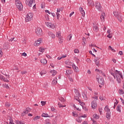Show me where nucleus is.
Listing matches in <instances>:
<instances>
[{
    "label": "nucleus",
    "instance_id": "1",
    "mask_svg": "<svg viewBox=\"0 0 124 124\" xmlns=\"http://www.w3.org/2000/svg\"><path fill=\"white\" fill-rule=\"evenodd\" d=\"M16 5L17 8L20 11L23 10V4L22 2L19 0H15Z\"/></svg>",
    "mask_w": 124,
    "mask_h": 124
},
{
    "label": "nucleus",
    "instance_id": "2",
    "mask_svg": "<svg viewBox=\"0 0 124 124\" xmlns=\"http://www.w3.org/2000/svg\"><path fill=\"white\" fill-rule=\"evenodd\" d=\"M36 33L38 36H41V35H42L43 34L42 30L40 29V28H37L36 29Z\"/></svg>",
    "mask_w": 124,
    "mask_h": 124
},
{
    "label": "nucleus",
    "instance_id": "3",
    "mask_svg": "<svg viewBox=\"0 0 124 124\" xmlns=\"http://www.w3.org/2000/svg\"><path fill=\"white\" fill-rule=\"evenodd\" d=\"M115 74L116 77H120V76L122 79H124V77H123V74L121 72L118 71V70H115Z\"/></svg>",
    "mask_w": 124,
    "mask_h": 124
},
{
    "label": "nucleus",
    "instance_id": "4",
    "mask_svg": "<svg viewBox=\"0 0 124 124\" xmlns=\"http://www.w3.org/2000/svg\"><path fill=\"white\" fill-rule=\"evenodd\" d=\"M91 105L92 109H95V108L97 107V103H96V101L93 100L92 101L91 103Z\"/></svg>",
    "mask_w": 124,
    "mask_h": 124
},
{
    "label": "nucleus",
    "instance_id": "5",
    "mask_svg": "<svg viewBox=\"0 0 124 124\" xmlns=\"http://www.w3.org/2000/svg\"><path fill=\"white\" fill-rule=\"evenodd\" d=\"M26 3L28 4L30 7H31L33 3V0H26Z\"/></svg>",
    "mask_w": 124,
    "mask_h": 124
},
{
    "label": "nucleus",
    "instance_id": "6",
    "mask_svg": "<svg viewBox=\"0 0 124 124\" xmlns=\"http://www.w3.org/2000/svg\"><path fill=\"white\" fill-rule=\"evenodd\" d=\"M105 13L103 12L102 13V14H101V16H100V20L101 21V22H104L105 21Z\"/></svg>",
    "mask_w": 124,
    "mask_h": 124
},
{
    "label": "nucleus",
    "instance_id": "7",
    "mask_svg": "<svg viewBox=\"0 0 124 124\" xmlns=\"http://www.w3.org/2000/svg\"><path fill=\"white\" fill-rule=\"evenodd\" d=\"M45 24L47 26V27L51 28V29H53V28H55V26H54V24H52L51 23H49L48 22H46Z\"/></svg>",
    "mask_w": 124,
    "mask_h": 124
},
{
    "label": "nucleus",
    "instance_id": "8",
    "mask_svg": "<svg viewBox=\"0 0 124 124\" xmlns=\"http://www.w3.org/2000/svg\"><path fill=\"white\" fill-rule=\"evenodd\" d=\"M96 8L99 11H101V5H100V3L97 2L96 3Z\"/></svg>",
    "mask_w": 124,
    "mask_h": 124
},
{
    "label": "nucleus",
    "instance_id": "9",
    "mask_svg": "<svg viewBox=\"0 0 124 124\" xmlns=\"http://www.w3.org/2000/svg\"><path fill=\"white\" fill-rule=\"evenodd\" d=\"M41 43V39H39L34 43V46H39V45Z\"/></svg>",
    "mask_w": 124,
    "mask_h": 124
},
{
    "label": "nucleus",
    "instance_id": "10",
    "mask_svg": "<svg viewBox=\"0 0 124 124\" xmlns=\"http://www.w3.org/2000/svg\"><path fill=\"white\" fill-rule=\"evenodd\" d=\"M94 62H95V64L97 66H99V65H100L99 64V58H97L96 59H94Z\"/></svg>",
    "mask_w": 124,
    "mask_h": 124
},
{
    "label": "nucleus",
    "instance_id": "11",
    "mask_svg": "<svg viewBox=\"0 0 124 124\" xmlns=\"http://www.w3.org/2000/svg\"><path fill=\"white\" fill-rule=\"evenodd\" d=\"M88 5H90V6H94V2L93 1V0H88Z\"/></svg>",
    "mask_w": 124,
    "mask_h": 124
},
{
    "label": "nucleus",
    "instance_id": "12",
    "mask_svg": "<svg viewBox=\"0 0 124 124\" xmlns=\"http://www.w3.org/2000/svg\"><path fill=\"white\" fill-rule=\"evenodd\" d=\"M116 18H117L118 21H119L120 23H122L123 21V16H122V15H119L118 16H116Z\"/></svg>",
    "mask_w": 124,
    "mask_h": 124
},
{
    "label": "nucleus",
    "instance_id": "13",
    "mask_svg": "<svg viewBox=\"0 0 124 124\" xmlns=\"http://www.w3.org/2000/svg\"><path fill=\"white\" fill-rule=\"evenodd\" d=\"M48 34L52 38H56V35L54 34H53V33L52 32H48Z\"/></svg>",
    "mask_w": 124,
    "mask_h": 124
},
{
    "label": "nucleus",
    "instance_id": "14",
    "mask_svg": "<svg viewBox=\"0 0 124 124\" xmlns=\"http://www.w3.org/2000/svg\"><path fill=\"white\" fill-rule=\"evenodd\" d=\"M41 62L42 63V64H46V63H47V60H46L45 59H42L41 60Z\"/></svg>",
    "mask_w": 124,
    "mask_h": 124
},
{
    "label": "nucleus",
    "instance_id": "15",
    "mask_svg": "<svg viewBox=\"0 0 124 124\" xmlns=\"http://www.w3.org/2000/svg\"><path fill=\"white\" fill-rule=\"evenodd\" d=\"M98 83L101 85H104V80L103 78H100V80H98Z\"/></svg>",
    "mask_w": 124,
    "mask_h": 124
},
{
    "label": "nucleus",
    "instance_id": "16",
    "mask_svg": "<svg viewBox=\"0 0 124 124\" xmlns=\"http://www.w3.org/2000/svg\"><path fill=\"white\" fill-rule=\"evenodd\" d=\"M95 71H96L97 72H99V73H100L101 74H102L103 76L104 77H105V74H104V73H103V72H102V71L101 70H99L98 69H95Z\"/></svg>",
    "mask_w": 124,
    "mask_h": 124
},
{
    "label": "nucleus",
    "instance_id": "17",
    "mask_svg": "<svg viewBox=\"0 0 124 124\" xmlns=\"http://www.w3.org/2000/svg\"><path fill=\"white\" fill-rule=\"evenodd\" d=\"M42 117H44L45 118H51V116H49L48 114L45 113L42 114Z\"/></svg>",
    "mask_w": 124,
    "mask_h": 124
},
{
    "label": "nucleus",
    "instance_id": "18",
    "mask_svg": "<svg viewBox=\"0 0 124 124\" xmlns=\"http://www.w3.org/2000/svg\"><path fill=\"white\" fill-rule=\"evenodd\" d=\"M110 117H111V112L109 111H107V115L106 118L107 119H110Z\"/></svg>",
    "mask_w": 124,
    "mask_h": 124
},
{
    "label": "nucleus",
    "instance_id": "19",
    "mask_svg": "<svg viewBox=\"0 0 124 124\" xmlns=\"http://www.w3.org/2000/svg\"><path fill=\"white\" fill-rule=\"evenodd\" d=\"M93 30L96 32H97V31H98V27H97V26H96V25H94L93 26Z\"/></svg>",
    "mask_w": 124,
    "mask_h": 124
},
{
    "label": "nucleus",
    "instance_id": "20",
    "mask_svg": "<svg viewBox=\"0 0 124 124\" xmlns=\"http://www.w3.org/2000/svg\"><path fill=\"white\" fill-rule=\"evenodd\" d=\"M32 18H30L29 16H26V17L25 18V21L26 22H30V21H31Z\"/></svg>",
    "mask_w": 124,
    "mask_h": 124
},
{
    "label": "nucleus",
    "instance_id": "21",
    "mask_svg": "<svg viewBox=\"0 0 124 124\" xmlns=\"http://www.w3.org/2000/svg\"><path fill=\"white\" fill-rule=\"evenodd\" d=\"M81 94H80V93H79V92L78 93V96H75V99H76V100H77L78 101L79 99V96H80Z\"/></svg>",
    "mask_w": 124,
    "mask_h": 124
},
{
    "label": "nucleus",
    "instance_id": "22",
    "mask_svg": "<svg viewBox=\"0 0 124 124\" xmlns=\"http://www.w3.org/2000/svg\"><path fill=\"white\" fill-rule=\"evenodd\" d=\"M62 37V32L61 31H58L56 32V37Z\"/></svg>",
    "mask_w": 124,
    "mask_h": 124
},
{
    "label": "nucleus",
    "instance_id": "23",
    "mask_svg": "<svg viewBox=\"0 0 124 124\" xmlns=\"http://www.w3.org/2000/svg\"><path fill=\"white\" fill-rule=\"evenodd\" d=\"M58 38H59V43L62 44V42H63V39L62 38V37L61 36V37H59Z\"/></svg>",
    "mask_w": 124,
    "mask_h": 124
},
{
    "label": "nucleus",
    "instance_id": "24",
    "mask_svg": "<svg viewBox=\"0 0 124 124\" xmlns=\"http://www.w3.org/2000/svg\"><path fill=\"white\" fill-rule=\"evenodd\" d=\"M50 73H51L52 74V76H55V75H56V74H57V72L56 70H53L50 71Z\"/></svg>",
    "mask_w": 124,
    "mask_h": 124
},
{
    "label": "nucleus",
    "instance_id": "25",
    "mask_svg": "<svg viewBox=\"0 0 124 124\" xmlns=\"http://www.w3.org/2000/svg\"><path fill=\"white\" fill-rule=\"evenodd\" d=\"M78 102L80 103V105L82 106V108H84V105H85V103L81 101V100H78Z\"/></svg>",
    "mask_w": 124,
    "mask_h": 124
},
{
    "label": "nucleus",
    "instance_id": "26",
    "mask_svg": "<svg viewBox=\"0 0 124 124\" xmlns=\"http://www.w3.org/2000/svg\"><path fill=\"white\" fill-rule=\"evenodd\" d=\"M57 82H58V79H57V78H55V79H53L52 81V84L56 85V84H57Z\"/></svg>",
    "mask_w": 124,
    "mask_h": 124
},
{
    "label": "nucleus",
    "instance_id": "27",
    "mask_svg": "<svg viewBox=\"0 0 124 124\" xmlns=\"http://www.w3.org/2000/svg\"><path fill=\"white\" fill-rule=\"evenodd\" d=\"M116 78H117V81L118 83H119V84L121 83L122 82V79H121L120 77L117 76V77H116Z\"/></svg>",
    "mask_w": 124,
    "mask_h": 124
},
{
    "label": "nucleus",
    "instance_id": "28",
    "mask_svg": "<svg viewBox=\"0 0 124 124\" xmlns=\"http://www.w3.org/2000/svg\"><path fill=\"white\" fill-rule=\"evenodd\" d=\"M93 118H94V119H95L96 120H98V119H99V116H98L97 114H95L93 115Z\"/></svg>",
    "mask_w": 124,
    "mask_h": 124
},
{
    "label": "nucleus",
    "instance_id": "29",
    "mask_svg": "<svg viewBox=\"0 0 124 124\" xmlns=\"http://www.w3.org/2000/svg\"><path fill=\"white\" fill-rule=\"evenodd\" d=\"M72 72H73V71H72V70H67L66 71V73L67 74H72Z\"/></svg>",
    "mask_w": 124,
    "mask_h": 124
},
{
    "label": "nucleus",
    "instance_id": "30",
    "mask_svg": "<svg viewBox=\"0 0 124 124\" xmlns=\"http://www.w3.org/2000/svg\"><path fill=\"white\" fill-rule=\"evenodd\" d=\"M40 118H41L40 116H36L33 118V121H37V120H39Z\"/></svg>",
    "mask_w": 124,
    "mask_h": 124
},
{
    "label": "nucleus",
    "instance_id": "31",
    "mask_svg": "<svg viewBox=\"0 0 124 124\" xmlns=\"http://www.w3.org/2000/svg\"><path fill=\"white\" fill-rule=\"evenodd\" d=\"M28 113L26 111L24 110L23 111V112L21 113V116L22 117H24V116H26V115H27V114H28Z\"/></svg>",
    "mask_w": 124,
    "mask_h": 124
},
{
    "label": "nucleus",
    "instance_id": "32",
    "mask_svg": "<svg viewBox=\"0 0 124 124\" xmlns=\"http://www.w3.org/2000/svg\"><path fill=\"white\" fill-rule=\"evenodd\" d=\"M71 38H72V34H70L67 37V40H69V41H70L71 40Z\"/></svg>",
    "mask_w": 124,
    "mask_h": 124
},
{
    "label": "nucleus",
    "instance_id": "33",
    "mask_svg": "<svg viewBox=\"0 0 124 124\" xmlns=\"http://www.w3.org/2000/svg\"><path fill=\"white\" fill-rule=\"evenodd\" d=\"M113 14H114V16H115V17H117V16H119V15H121L118 12H114Z\"/></svg>",
    "mask_w": 124,
    "mask_h": 124
},
{
    "label": "nucleus",
    "instance_id": "34",
    "mask_svg": "<svg viewBox=\"0 0 124 124\" xmlns=\"http://www.w3.org/2000/svg\"><path fill=\"white\" fill-rule=\"evenodd\" d=\"M25 111L26 112H27L28 113H30V112H31V108H26Z\"/></svg>",
    "mask_w": 124,
    "mask_h": 124
},
{
    "label": "nucleus",
    "instance_id": "35",
    "mask_svg": "<svg viewBox=\"0 0 124 124\" xmlns=\"http://www.w3.org/2000/svg\"><path fill=\"white\" fill-rule=\"evenodd\" d=\"M27 16L30 17L31 19H32L33 15L31 13H30L27 15Z\"/></svg>",
    "mask_w": 124,
    "mask_h": 124
},
{
    "label": "nucleus",
    "instance_id": "36",
    "mask_svg": "<svg viewBox=\"0 0 124 124\" xmlns=\"http://www.w3.org/2000/svg\"><path fill=\"white\" fill-rule=\"evenodd\" d=\"M105 111H106V112H109L110 111V109H109L108 106L105 107Z\"/></svg>",
    "mask_w": 124,
    "mask_h": 124
},
{
    "label": "nucleus",
    "instance_id": "37",
    "mask_svg": "<svg viewBox=\"0 0 124 124\" xmlns=\"http://www.w3.org/2000/svg\"><path fill=\"white\" fill-rule=\"evenodd\" d=\"M81 118V116H80L78 119H76V121H77L78 123H81L82 121V118Z\"/></svg>",
    "mask_w": 124,
    "mask_h": 124
},
{
    "label": "nucleus",
    "instance_id": "38",
    "mask_svg": "<svg viewBox=\"0 0 124 124\" xmlns=\"http://www.w3.org/2000/svg\"><path fill=\"white\" fill-rule=\"evenodd\" d=\"M16 124H25L23 123V122L19 120H17L16 121Z\"/></svg>",
    "mask_w": 124,
    "mask_h": 124
},
{
    "label": "nucleus",
    "instance_id": "39",
    "mask_svg": "<svg viewBox=\"0 0 124 124\" xmlns=\"http://www.w3.org/2000/svg\"><path fill=\"white\" fill-rule=\"evenodd\" d=\"M2 80L4 81V82H9V80H8V79H7V78H4V77H3V79H2Z\"/></svg>",
    "mask_w": 124,
    "mask_h": 124
},
{
    "label": "nucleus",
    "instance_id": "40",
    "mask_svg": "<svg viewBox=\"0 0 124 124\" xmlns=\"http://www.w3.org/2000/svg\"><path fill=\"white\" fill-rule=\"evenodd\" d=\"M27 73H28V71H21V72L22 75H25V74H27Z\"/></svg>",
    "mask_w": 124,
    "mask_h": 124
},
{
    "label": "nucleus",
    "instance_id": "41",
    "mask_svg": "<svg viewBox=\"0 0 124 124\" xmlns=\"http://www.w3.org/2000/svg\"><path fill=\"white\" fill-rule=\"evenodd\" d=\"M59 100H60V101H61L62 102H64V98H63V97L59 98Z\"/></svg>",
    "mask_w": 124,
    "mask_h": 124
},
{
    "label": "nucleus",
    "instance_id": "42",
    "mask_svg": "<svg viewBox=\"0 0 124 124\" xmlns=\"http://www.w3.org/2000/svg\"><path fill=\"white\" fill-rule=\"evenodd\" d=\"M120 105H118L116 108V110L118 112H121V109L120 108Z\"/></svg>",
    "mask_w": 124,
    "mask_h": 124
},
{
    "label": "nucleus",
    "instance_id": "43",
    "mask_svg": "<svg viewBox=\"0 0 124 124\" xmlns=\"http://www.w3.org/2000/svg\"><path fill=\"white\" fill-rule=\"evenodd\" d=\"M115 100L116 101V102L114 103V105L113 107L114 109H115L116 106H117V105H118V103H119V102H117V99H115Z\"/></svg>",
    "mask_w": 124,
    "mask_h": 124
},
{
    "label": "nucleus",
    "instance_id": "44",
    "mask_svg": "<svg viewBox=\"0 0 124 124\" xmlns=\"http://www.w3.org/2000/svg\"><path fill=\"white\" fill-rule=\"evenodd\" d=\"M45 2H43L41 4V8H45Z\"/></svg>",
    "mask_w": 124,
    "mask_h": 124
},
{
    "label": "nucleus",
    "instance_id": "45",
    "mask_svg": "<svg viewBox=\"0 0 124 124\" xmlns=\"http://www.w3.org/2000/svg\"><path fill=\"white\" fill-rule=\"evenodd\" d=\"M72 66L74 69V70H75V69H76V68H77V66H76V65H75V64H73L72 65Z\"/></svg>",
    "mask_w": 124,
    "mask_h": 124
},
{
    "label": "nucleus",
    "instance_id": "46",
    "mask_svg": "<svg viewBox=\"0 0 124 124\" xmlns=\"http://www.w3.org/2000/svg\"><path fill=\"white\" fill-rule=\"evenodd\" d=\"M39 51H40V52L43 53V52H44L45 51V49L40 47Z\"/></svg>",
    "mask_w": 124,
    "mask_h": 124
},
{
    "label": "nucleus",
    "instance_id": "47",
    "mask_svg": "<svg viewBox=\"0 0 124 124\" xmlns=\"http://www.w3.org/2000/svg\"><path fill=\"white\" fill-rule=\"evenodd\" d=\"M57 15V19H60V16H61V15L58 12L56 13Z\"/></svg>",
    "mask_w": 124,
    "mask_h": 124
},
{
    "label": "nucleus",
    "instance_id": "48",
    "mask_svg": "<svg viewBox=\"0 0 124 124\" xmlns=\"http://www.w3.org/2000/svg\"><path fill=\"white\" fill-rule=\"evenodd\" d=\"M44 74H46V71H42V72L40 73L41 76H42V75H44Z\"/></svg>",
    "mask_w": 124,
    "mask_h": 124
},
{
    "label": "nucleus",
    "instance_id": "49",
    "mask_svg": "<svg viewBox=\"0 0 124 124\" xmlns=\"http://www.w3.org/2000/svg\"><path fill=\"white\" fill-rule=\"evenodd\" d=\"M5 106L6 107H10V103H9V102H7L5 103Z\"/></svg>",
    "mask_w": 124,
    "mask_h": 124
},
{
    "label": "nucleus",
    "instance_id": "50",
    "mask_svg": "<svg viewBox=\"0 0 124 124\" xmlns=\"http://www.w3.org/2000/svg\"><path fill=\"white\" fill-rule=\"evenodd\" d=\"M110 74H111V75H113V76L114 79H116V74H115V73H113V72H111V73L110 72Z\"/></svg>",
    "mask_w": 124,
    "mask_h": 124
},
{
    "label": "nucleus",
    "instance_id": "51",
    "mask_svg": "<svg viewBox=\"0 0 124 124\" xmlns=\"http://www.w3.org/2000/svg\"><path fill=\"white\" fill-rule=\"evenodd\" d=\"M119 93L120 94H123L124 91L122 90H119Z\"/></svg>",
    "mask_w": 124,
    "mask_h": 124
},
{
    "label": "nucleus",
    "instance_id": "52",
    "mask_svg": "<svg viewBox=\"0 0 124 124\" xmlns=\"http://www.w3.org/2000/svg\"><path fill=\"white\" fill-rule=\"evenodd\" d=\"M80 13L83 17H85V11L81 12Z\"/></svg>",
    "mask_w": 124,
    "mask_h": 124
},
{
    "label": "nucleus",
    "instance_id": "53",
    "mask_svg": "<svg viewBox=\"0 0 124 124\" xmlns=\"http://www.w3.org/2000/svg\"><path fill=\"white\" fill-rule=\"evenodd\" d=\"M41 105H42V106H44V105H45V104H46V102H45V101H42L41 102Z\"/></svg>",
    "mask_w": 124,
    "mask_h": 124
},
{
    "label": "nucleus",
    "instance_id": "54",
    "mask_svg": "<svg viewBox=\"0 0 124 124\" xmlns=\"http://www.w3.org/2000/svg\"><path fill=\"white\" fill-rule=\"evenodd\" d=\"M60 11H62V8H59L57 9V12L59 13L60 12Z\"/></svg>",
    "mask_w": 124,
    "mask_h": 124
},
{
    "label": "nucleus",
    "instance_id": "55",
    "mask_svg": "<svg viewBox=\"0 0 124 124\" xmlns=\"http://www.w3.org/2000/svg\"><path fill=\"white\" fill-rule=\"evenodd\" d=\"M89 53L91 54V55H92L93 56V57H94V58L96 57L95 55L93 54V52H92V51L90 50L89 51Z\"/></svg>",
    "mask_w": 124,
    "mask_h": 124
},
{
    "label": "nucleus",
    "instance_id": "56",
    "mask_svg": "<svg viewBox=\"0 0 124 124\" xmlns=\"http://www.w3.org/2000/svg\"><path fill=\"white\" fill-rule=\"evenodd\" d=\"M82 40L84 44H86V42H85V41H87V39H86V38L83 37Z\"/></svg>",
    "mask_w": 124,
    "mask_h": 124
},
{
    "label": "nucleus",
    "instance_id": "57",
    "mask_svg": "<svg viewBox=\"0 0 124 124\" xmlns=\"http://www.w3.org/2000/svg\"><path fill=\"white\" fill-rule=\"evenodd\" d=\"M74 53H75L76 54L77 53H79V50L77 49H75L74 50Z\"/></svg>",
    "mask_w": 124,
    "mask_h": 124
},
{
    "label": "nucleus",
    "instance_id": "58",
    "mask_svg": "<svg viewBox=\"0 0 124 124\" xmlns=\"http://www.w3.org/2000/svg\"><path fill=\"white\" fill-rule=\"evenodd\" d=\"M79 11H80V13L82 12V11H84V10L83 9V8H82V7H79Z\"/></svg>",
    "mask_w": 124,
    "mask_h": 124
},
{
    "label": "nucleus",
    "instance_id": "59",
    "mask_svg": "<svg viewBox=\"0 0 124 124\" xmlns=\"http://www.w3.org/2000/svg\"><path fill=\"white\" fill-rule=\"evenodd\" d=\"M107 37H108V38H112V35H111V34H108L107 35Z\"/></svg>",
    "mask_w": 124,
    "mask_h": 124
},
{
    "label": "nucleus",
    "instance_id": "60",
    "mask_svg": "<svg viewBox=\"0 0 124 124\" xmlns=\"http://www.w3.org/2000/svg\"><path fill=\"white\" fill-rule=\"evenodd\" d=\"M119 55H120V56H123V51H120L119 52Z\"/></svg>",
    "mask_w": 124,
    "mask_h": 124
},
{
    "label": "nucleus",
    "instance_id": "61",
    "mask_svg": "<svg viewBox=\"0 0 124 124\" xmlns=\"http://www.w3.org/2000/svg\"><path fill=\"white\" fill-rule=\"evenodd\" d=\"M22 56H23L24 57H27V53L24 52L22 54Z\"/></svg>",
    "mask_w": 124,
    "mask_h": 124
},
{
    "label": "nucleus",
    "instance_id": "62",
    "mask_svg": "<svg viewBox=\"0 0 124 124\" xmlns=\"http://www.w3.org/2000/svg\"><path fill=\"white\" fill-rule=\"evenodd\" d=\"M58 106L60 108H61V107H62V105L60 102L58 103Z\"/></svg>",
    "mask_w": 124,
    "mask_h": 124
},
{
    "label": "nucleus",
    "instance_id": "63",
    "mask_svg": "<svg viewBox=\"0 0 124 124\" xmlns=\"http://www.w3.org/2000/svg\"><path fill=\"white\" fill-rule=\"evenodd\" d=\"M99 111L100 112V114H101V113H102V108H99Z\"/></svg>",
    "mask_w": 124,
    "mask_h": 124
},
{
    "label": "nucleus",
    "instance_id": "64",
    "mask_svg": "<svg viewBox=\"0 0 124 124\" xmlns=\"http://www.w3.org/2000/svg\"><path fill=\"white\" fill-rule=\"evenodd\" d=\"M1 57H2V51L0 50V58H1Z\"/></svg>",
    "mask_w": 124,
    "mask_h": 124
}]
</instances>
